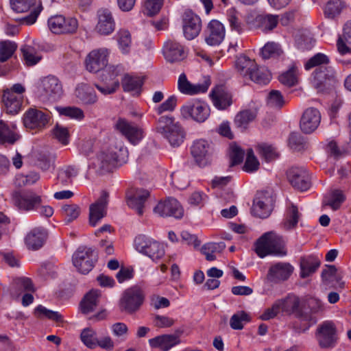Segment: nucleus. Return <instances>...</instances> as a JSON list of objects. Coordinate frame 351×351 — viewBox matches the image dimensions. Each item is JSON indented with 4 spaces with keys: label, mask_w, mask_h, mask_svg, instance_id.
<instances>
[{
    "label": "nucleus",
    "mask_w": 351,
    "mask_h": 351,
    "mask_svg": "<svg viewBox=\"0 0 351 351\" xmlns=\"http://www.w3.org/2000/svg\"><path fill=\"white\" fill-rule=\"evenodd\" d=\"M320 260L314 256L302 258L300 260V277L305 278L311 276L320 266Z\"/></svg>",
    "instance_id": "473e14b6"
},
{
    "label": "nucleus",
    "mask_w": 351,
    "mask_h": 351,
    "mask_svg": "<svg viewBox=\"0 0 351 351\" xmlns=\"http://www.w3.org/2000/svg\"><path fill=\"white\" fill-rule=\"evenodd\" d=\"M184 119H191L197 123L204 122L210 116L209 111H182Z\"/></svg>",
    "instance_id": "0e129e2a"
},
{
    "label": "nucleus",
    "mask_w": 351,
    "mask_h": 351,
    "mask_svg": "<svg viewBox=\"0 0 351 351\" xmlns=\"http://www.w3.org/2000/svg\"><path fill=\"white\" fill-rule=\"evenodd\" d=\"M164 0H145L144 8L146 14L149 16L156 14L161 9Z\"/></svg>",
    "instance_id": "338daca9"
},
{
    "label": "nucleus",
    "mask_w": 351,
    "mask_h": 351,
    "mask_svg": "<svg viewBox=\"0 0 351 351\" xmlns=\"http://www.w3.org/2000/svg\"><path fill=\"white\" fill-rule=\"evenodd\" d=\"M287 176L290 184L295 189L304 191L311 186L309 174L304 167H293L290 168L287 172Z\"/></svg>",
    "instance_id": "4468645a"
},
{
    "label": "nucleus",
    "mask_w": 351,
    "mask_h": 351,
    "mask_svg": "<svg viewBox=\"0 0 351 351\" xmlns=\"http://www.w3.org/2000/svg\"><path fill=\"white\" fill-rule=\"evenodd\" d=\"M128 157L127 148L121 142H117L106 152H102L89 159V169L102 175L110 171L117 165L126 162Z\"/></svg>",
    "instance_id": "f257e3e1"
},
{
    "label": "nucleus",
    "mask_w": 351,
    "mask_h": 351,
    "mask_svg": "<svg viewBox=\"0 0 351 351\" xmlns=\"http://www.w3.org/2000/svg\"><path fill=\"white\" fill-rule=\"evenodd\" d=\"M25 91V88L21 84H15L12 89L5 90L2 96V101L5 107L10 110H21L27 108L28 102L24 100L19 94Z\"/></svg>",
    "instance_id": "f8f14e48"
},
{
    "label": "nucleus",
    "mask_w": 351,
    "mask_h": 351,
    "mask_svg": "<svg viewBox=\"0 0 351 351\" xmlns=\"http://www.w3.org/2000/svg\"><path fill=\"white\" fill-rule=\"evenodd\" d=\"M114 38L121 52L123 54H128L132 47V36L130 32L126 29H120L116 33Z\"/></svg>",
    "instance_id": "72a5a7b5"
},
{
    "label": "nucleus",
    "mask_w": 351,
    "mask_h": 351,
    "mask_svg": "<svg viewBox=\"0 0 351 351\" xmlns=\"http://www.w3.org/2000/svg\"><path fill=\"white\" fill-rule=\"evenodd\" d=\"M228 21L232 30L241 34L243 30L244 25L240 14L235 9H230L228 12Z\"/></svg>",
    "instance_id": "603ef678"
},
{
    "label": "nucleus",
    "mask_w": 351,
    "mask_h": 351,
    "mask_svg": "<svg viewBox=\"0 0 351 351\" xmlns=\"http://www.w3.org/2000/svg\"><path fill=\"white\" fill-rule=\"evenodd\" d=\"M280 311L287 313H295L297 317L306 322L307 326L303 330L306 331L311 326L310 322L312 320V315L308 313H304L300 309V299L295 295H289L286 298L276 301Z\"/></svg>",
    "instance_id": "9d476101"
},
{
    "label": "nucleus",
    "mask_w": 351,
    "mask_h": 351,
    "mask_svg": "<svg viewBox=\"0 0 351 351\" xmlns=\"http://www.w3.org/2000/svg\"><path fill=\"white\" fill-rule=\"evenodd\" d=\"M326 267L322 272L323 282L326 285L333 281L339 282L343 278L342 273L338 272V269L335 265H327Z\"/></svg>",
    "instance_id": "de8ad7c7"
},
{
    "label": "nucleus",
    "mask_w": 351,
    "mask_h": 351,
    "mask_svg": "<svg viewBox=\"0 0 351 351\" xmlns=\"http://www.w3.org/2000/svg\"><path fill=\"white\" fill-rule=\"evenodd\" d=\"M209 96L215 107L219 110H225L233 102L232 93L222 85L213 88Z\"/></svg>",
    "instance_id": "412c9836"
},
{
    "label": "nucleus",
    "mask_w": 351,
    "mask_h": 351,
    "mask_svg": "<svg viewBox=\"0 0 351 351\" xmlns=\"http://www.w3.org/2000/svg\"><path fill=\"white\" fill-rule=\"evenodd\" d=\"M115 127L133 145L137 144L143 138L142 130L125 119H119Z\"/></svg>",
    "instance_id": "393cba45"
},
{
    "label": "nucleus",
    "mask_w": 351,
    "mask_h": 351,
    "mask_svg": "<svg viewBox=\"0 0 351 351\" xmlns=\"http://www.w3.org/2000/svg\"><path fill=\"white\" fill-rule=\"evenodd\" d=\"M48 26L54 34H72L77 32L79 25L74 17L56 15L48 19Z\"/></svg>",
    "instance_id": "6e6552de"
},
{
    "label": "nucleus",
    "mask_w": 351,
    "mask_h": 351,
    "mask_svg": "<svg viewBox=\"0 0 351 351\" xmlns=\"http://www.w3.org/2000/svg\"><path fill=\"white\" fill-rule=\"evenodd\" d=\"M313 75V84L318 91H324L334 86L337 81L336 72L330 66L317 68Z\"/></svg>",
    "instance_id": "1a4fd4ad"
},
{
    "label": "nucleus",
    "mask_w": 351,
    "mask_h": 351,
    "mask_svg": "<svg viewBox=\"0 0 351 351\" xmlns=\"http://www.w3.org/2000/svg\"><path fill=\"white\" fill-rule=\"evenodd\" d=\"M293 271V267L288 263H278L272 265L267 276L271 282H279L287 280Z\"/></svg>",
    "instance_id": "b1692460"
},
{
    "label": "nucleus",
    "mask_w": 351,
    "mask_h": 351,
    "mask_svg": "<svg viewBox=\"0 0 351 351\" xmlns=\"http://www.w3.org/2000/svg\"><path fill=\"white\" fill-rule=\"evenodd\" d=\"M289 146L295 151H302L307 148V142L298 132H291L288 138Z\"/></svg>",
    "instance_id": "864d4df0"
},
{
    "label": "nucleus",
    "mask_w": 351,
    "mask_h": 351,
    "mask_svg": "<svg viewBox=\"0 0 351 351\" xmlns=\"http://www.w3.org/2000/svg\"><path fill=\"white\" fill-rule=\"evenodd\" d=\"M21 50L23 53L25 64L27 66L35 65L41 60V56L32 46L25 45L21 47Z\"/></svg>",
    "instance_id": "3c124183"
},
{
    "label": "nucleus",
    "mask_w": 351,
    "mask_h": 351,
    "mask_svg": "<svg viewBox=\"0 0 351 351\" xmlns=\"http://www.w3.org/2000/svg\"><path fill=\"white\" fill-rule=\"evenodd\" d=\"M279 21V16L276 14H261L256 18L257 27L265 33L276 28Z\"/></svg>",
    "instance_id": "2f4dec72"
},
{
    "label": "nucleus",
    "mask_w": 351,
    "mask_h": 351,
    "mask_svg": "<svg viewBox=\"0 0 351 351\" xmlns=\"http://www.w3.org/2000/svg\"><path fill=\"white\" fill-rule=\"evenodd\" d=\"M182 29L186 38H196L202 29V21L198 15L191 10H186L182 15Z\"/></svg>",
    "instance_id": "2eb2a0df"
},
{
    "label": "nucleus",
    "mask_w": 351,
    "mask_h": 351,
    "mask_svg": "<svg viewBox=\"0 0 351 351\" xmlns=\"http://www.w3.org/2000/svg\"><path fill=\"white\" fill-rule=\"evenodd\" d=\"M149 197V191L142 188L136 189L130 193H128L127 203L129 207L141 216L144 213V208Z\"/></svg>",
    "instance_id": "6ab92c4d"
},
{
    "label": "nucleus",
    "mask_w": 351,
    "mask_h": 351,
    "mask_svg": "<svg viewBox=\"0 0 351 351\" xmlns=\"http://www.w3.org/2000/svg\"><path fill=\"white\" fill-rule=\"evenodd\" d=\"M108 49L101 48L89 53V72L97 73L103 69L108 62Z\"/></svg>",
    "instance_id": "bb28decb"
},
{
    "label": "nucleus",
    "mask_w": 351,
    "mask_h": 351,
    "mask_svg": "<svg viewBox=\"0 0 351 351\" xmlns=\"http://www.w3.org/2000/svg\"><path fill=\"white\" fill-rule=\"evenodd\" d=\"M17 48L15 43L10 40L0 42V62H4L10 59Z\"/></svg>",
    "instance_id": "6e6d98bb"
},
{
    "label": "nucleus",
    "mask_w": 351,
    "mask_h": 351,
    "mask_svg": "<svg viewBox=\"0 0 351 351\" xmlns=\"http://www.w3.org/2000/svg\"><path fill=\"white\" fill-rule=\"evenodd\" d=\"M163 54L168 62H178L184 58V49L178 43L168 40L164 45Z\"/></svg>",
    "instance_id": "c756f323"
},
{
    "label": "nucleus",
    "mask_w": 351,
    "mask_h": 351,
    "mask_svg": "<svg viewBox=\"0 0 351 351\" xmlns=\"http://www.w3.org/2000/svg\"><path fill=\"white\" fill-rule=\"evenodd\" d=\"M47 238V234L43 228H34L27 234L24 242L28 250L36 251L44 245Z\"/></svg>",
    "instance_id": "5701e85b"
},
{
    "label": "nucleus",
    "mask_w": 351,
    "mask_h": 351,
    "mask_svg": "<svg viewBox=\"0 0 351 351\" xmlns=\"http://www.w3.org/2000/svg\"><path fill=\"white\" fill-rule=\"evenodd\" d=\"M320 121L319 111H304L300 119V126L303 132L310 134L317 129Z\"/></svg>",
    "instance_id": "cd10ccee"
},
{
    "label": "nucleus",
    "mask_w": 351,
    "mask_h": 351,
    "mask_svg": "<svg viewBox=\"0 0 351 351\" xmlns=\"http://www.w3.org/2000/svg\"><path fill=\"white\" fill-rule=\"evenodd\" d=\"M257 151L261 157L267 162L274 161L280 156L277 148L267 143L259 144L257 146Z\"/></svg>",
    "instance_id": "4c0bfd02"
},
{
    "label": "nucleus",
    "mask_w": 351,
    "mask_h": 351,
    "mask_svg": "<svg viewBox=\"0 0 351 351\" xmlns=\"http://www.w3.org/2000/svg\"><path fill=\"white\" fill-rule=\"evenodd\" d=\"M134 245L138 252L147 256L154 261L160 260L165 253L161 243L144 234L137 236Z\"/></svg>",
    "instance_id": "423d86ee"
},
{
    "label": "nucleus",
    "mask_w": 351,
    "mask_h": 351,
    "mask_svg": "<svg viewBox=\"0 0 351 351\" xmlns=\"http://www.w3.org/2000/svg\"><path fill=\"white\" fill-rule=\"evenodd\" d=\"M330 62L329 58L322 53H317L311 57L304 64V68L306 70H310L313 67L317 66H326L325 65L328 64Z\"/></svg>",
    "instance_id": "13d9d810"
},
{
    "label": "nucleus",
    "mask_w": 351,
    "mask_h": 351,
    "mask_svg": "<svg viewBox=\"0 0 351 351\" xmlns=\"http://www.w3.org/2000/svg\"><path fill=\"white\" fill-rule=\"evenodd\" d=\"M300 217L301 214L299 213L298 207L291 204L287 210L285 219L282 223L284 229L290 230L295 228Z\"/></svg>",
    "instance_id": "e433bc0d"
},
{
    "label": "nucleus",
    "mask_w": 351,
    "mask_h": 351,
    "mask_svg": "<svg viewBox=\"0 0 351 351\" xmlns=\"http://www.w3.org/2000/svg\"><path fill=\"white\" fill-rule=\"evenodd\" d=\"M175 323V320L165 315H155L153 317V324L156 328H169Z\"/></svg>",
    "instance_id": "774afa93"
},
{
    "label": "nucleus",
    "mask_w": 351,
    "mask_h": 351,
    "mask_svg": "<svg viewBox=\"0 0 351 351\" xmlns=\"http://www.w3.org/2000/svg\"><path fill=\"white\" fill-rule=\"evenodd\" d=\"M275 199L268 191L258 192L253 202L252 213L260 218L268 217L274 208Z\"/></svg>",
    "instance_id": "9b49d317"
},
{
    "label": "nucleus",
    "mask_w": 351,
    "mask_h": 351,
    "mask_svg": "<svg viewBox=\"0 0 351 351\" xmlns=\"http://www.w3.org/2000/svg\"><path fill=\"white\" fill-rule=\"evenodd\" d=\"M143 84L142 80L138 77H132L129 75H125L122 80V86L125 91H135L137 92L141 88Z\"/></svg>",
    "instance_id": "bf43d9fd"
},
{
    "label": "nucleus",
    "mask_w": 351,
    "mask_h": 351,
    "mask_svg": "<svg viewBox=\"0 0 351 351\" xmlns=\"http://www.w3.org/2000/svg\"><path fill=\"white\" fill-rule=\"evenodd\" d=\"M345 199L346 197L341 191L334 190L328 196L324 198V204L330 206L334 210H337L340 208Z\"/></svg>",
    "instance_id": "37998d69"
},
{
    "label": "nucleus",
    "mask_w": 351,
    "mask_h": 351,
    "mask_svg": "<svg viewBox=\"0 0 351 351\" xmlns=\"http://www.w3.org/2000/svg\"><path fill=\"white\" fill-rule=\"evenodd\" d=\"M72 263L76 270L84 275L88 274V247L80 246L72 256Z\"/></svg>",
    "instance_id": "7c9ffc66"
},
{
    "label": "nucleus",
    "mask_w": 351,
    "mask_h": 351,
    "mask_svg": "<svg viewBox=\"0 0 351 351\" xmlns=\"http://www.w3.org/2000/svg\"><path fill=\"white\" fill-rule=\"evenodd\" d=\"M256 117V111H239L234 118L237 127L245 129L247 125Z\"/></svg>",
    "instance_id": "8fccbe9b"
},
{
    "label": "nucleus",
    "mask_w": 351,
    "mask_h": 351,
    "mask_svg": "<svg viewBox=\"0 0 351 351\" xmlns=\"http://www.w3.org/2000/svg\"><path fill=\"white\" fill-rule=\"evenodd\" d=\"M145 299L143 290L138 286H133L125 289L119 301L121 312L130 315L137 312L142 306Z\"/></svg>",
    "instance_id": "20e7f679"
},
{
    "label": "nucleus",
    "mask_w": 351,
    "mask_h": 351,
    "mask_svg": "<svg viewBox=\"0 0 351 351\" xmlns=\"http://www.w3.org/2000/svg\"><path fill=\"white\" fill-rule=\"evenodd\" d=\"M250 316L245 311H240L234 314L230 320V326L234 330H241L243 324L250 322Z\"/></svg>",
    "instance_id": "052dcab7"
},
{
    "label": "nucleus",
    "mask_w": 351,
    "mask_h": 351,
    "mask_svg": "<svg viewBox=\"0 0 351 351\" xmlns=\"http://www.w3.org/2000/svg\"><path fill=\"white\" fill-rule=\"evenodd\" d=\"M249 77L252 81L257 84H267L270 81L271 74L266 68L259 67L256 64Z\"/></svg>",
    "instance_id": "a18cd8bd"
},
{
    "label": "nucleus",
    "mask_w": 351,
    "mask_h": 351,
    "mask_svg": "<svg viewBox=\"0 0 351 351\" xmlns=\"http://www.w3.org/2000/svg\"><path fill=\"white\" fill-rule=\"evenodd\" d=\"M269 245L271 254L277 256H285L287 250L285 249V242L283 238L274 232H269Z\"/></svg>",
    "instance_id": "c9c22d12"
},
{
    "label": "nucleus",
    "mask_w": 351,
    "mask_h": 351,
    "mask_svg": "<svg viewBox=\"0 0 351 351\" xmlns=\"http://www.w3.org/2000/svg\"><path fill=\"white\" fill-rule=\"evenodd\" d=\"M213 153L212 143L204 139L195 141L191 147V154L196 163L201 167L211 162Z\"/></svg>",
    "instance_id": "ddd939ff"
},
{
    "label": "nucleus",
    "mask_w": 351,
    "mask_h": 351,
    "mask_svg": "<svg viewBox=\"0 0 351 351\" xmlns=\"http://www.w3.org/2000/svg\"><path fill=\"white\" fill-rule=\"evenodd\" d=\"M259 165V162L256 157L254 156L253 150L252 149H247V157L243 166V169L247 172H253L258 169Z\"/></svg>",
    "instance_id": "e2e57ef3"
},
{
    "label": "nucleus",
    "mask_w": 351,
    "mask_h": 351,
    "mask_svg": "<svg viewBox=\"0 0 351 351\" xmlns=\"http://www.w3.org/2000/svg\"><path fill=\"white\" fill-rule=\"evenodd\" d=\"M210 85L209 78L206 79L202 84H192L188 80L184 73L180 74L178 80V89L181 93L187 95L204 93L208 90Z\"/></svg>",
    "instance_id": "aec40b11"
},
{
    "label": "nucleus",
    "mask_w": 351,
    "mask_h": 351,
    "mask_svg": "<svg viewBox=\"0 0 351 351\" xmlns=\"http://www.w3.org/2000/svg\"><path fill=\"white\" fill-rule=\"evenodd\" d=\"M223 25L217 20H212L207 25L205 32V41L210 46L219 45L225 37Z\"/></svg>",
    "instance_id": "4be33fe9"
},
{
    "label": "nucleus",
    "mask_w": 351,
    "mask_h": 351,
    "mask_svg": "<svg viewBox=\"0 0 351 351\" xmlns=\"http://www.w3.org/2000/svg\"><path fill=\"white\" fill-rule=\"evenodd\" d=\"M34 314L38 318L46 317L57 323H62L64 322L62 315L58 311L47 309L42 305H38L35 308Z\"/></svg>",
    "instance_id": "49530a36"
},
{
    "label": "nucleus",
    "mask_w": 351,
    "mask_h": 351,
    "mask_svg": "<svg viewBox=\"0 0 351 351\" xmlns=\"http://www.w3.org/2000/svg\"><path fill=\"white\" fill-rule=\"evenodd\" d=\"M97 23L95 27V31L101 36L110 35L115 29V21L112 12L106 8L98 10Z\"/></svg>",
    "instance_id": "a211bd4d"
},
{
    "label": "nucleus",
    "mask_w": 351,
    "mask_h": 351,
    "mask_svg": "<svg viewBox=\"0 0 351 351\" xmlns=\"http://www.w3.org/2000/svg\"><path fill=\"white\" fill-rule=\"evenodd\" d=\"M315 337L322 349H332L336 347L339 337L335 322L327 320L319 324L316 328Z\"/></svg>",
    "instance_id": "39448f33"
},
{
    "label": "nucleus",
    "mask_w": 351,
    "mask_h": 351,
    "mask_svg": "<svg viewBox=\"0 0 351 351\" xmlns=\"http://www.w3.org/2000/svg\"><path fill=\"white\" fill-rule=\"evenodd\" d=\"M298 69L295 64H293L288 71L279 76V80L284 85L293 86L298 84Z\"/></svg>",
    "instance_id": "79ce46f5"
},
{
    "label": "nucleus",
    "mask_w": 351,
    "mask_h": 351,
    "mask_svg": "<svg viewBox=\"0 0 351 351\" xmlns=\"http://www.w3.org/2000/svg\"><path fill=\"white\" fill-rule=\"evenodd\" d=\"M225 247L224 242L208 243L202 247L201 251L206 256V259L211 261L216 259L215 254L221 253Z\"/></svg>",
    "instance_id": "58836bf2"
},
{
    "label": "nucleus",
    "mask_w": 351,
    "mask_h": 351,
    "mask_svg": "<svg viewBox=\"0 0 351 351\" xmlns=\"http://www.w3.org/2000/svg\"><path fill=\"white\" fill-rule=\"evenodd\" d=\"M24 126L35 129L45 126L49 120V116L43 111H27L23 117Z\"/></svg>",
    "instance_id": "c85d7f7f"
},
{
    "label": "nucleus",
    "mask_w": 351,
    "mask_h": 351,
    "mask_svg": "<svg viewBox=\"0 0 351 351\" xmlns=\"http://www.w3.org/2000/svg\"><path fill=\"white\" fill-rule=\"evenodd\" d=\"M282 52V49L278 43L268 42L262 47L261 54L263 59H269L279 56Z\"/></svg>",
    "instance_id": "4d7b16f0"
},
{
    "label": "nucleus",
    "mask_w": 351,
    "mask_h": 351,
    "mask_svg": "<svg viewBox=\"0 0 351 351\" xmlns=\"http://www.w3.org/2000/svg\"><path fill=\"white\" fill-rule=\"evenodd\" d=\"M61 213L65 224L75 220L81 213V208L77 204H64L61 208Z\"/></svg>",
    "instance_id": "ea45409f"
},
{
    "label": "nucleus",
    "mask_w": 351,
    "mask_h": 351,
    "mask_svg": "<svg viewBox=\"0 0 351 351\" xmlns=\"http://www.w3.org/2000/svg\"><path fill=\"white\" fill-rule=\"evenodd\" d=\"M269 232L263 234L255 243V252L260 258H264L265 256L271 254L270 250Z\"/></svg>",
    "instance_id": "a19ab883"
},
{
    "label": "nucleus",
    "mask_w": 351,
    "mask_h": 351,
    "mask_svg": "<svg viewBox=\"0 0 351 351\" xmlns=\"http://www.w3.org/2000/svg\"><path fill=\"white\" fill-rule=\"evenodd\" d=\"M344 8L341 0H330L324 8V14L327 18L333 19L339 15Z\"/></svg>",
    "instance_id": "5fc2aeb1"
},
{
    "label": "nucleus",
    "mask_w": 351,
    "mask_h": 351,
    "mask_svg": "<svg viewBox=\"0 0 351 351\" xmlns=\"http://www.w3.org/2000/svg\"><path fill=\"white\" fill-rule=\"evenodd\" d=\"M35 0H10L12 9L16 12H25L34 5Z\"/></svg>",
    "instance_id": "69168bd1"
},
{
    "label": "nucleus",
    "mask_w": 351,
    "mask_h": 351,
    "mask_svg": "<svg viewBox=\"0 0 351 351\" xmlns=\"http://www.w3.org/2000/svg\"><path fill=\"white\" fill-rule=\"evenodd\" d=\"M180 343V337L176 334L158 335L149 339V344L152 348H159L162 351H168Z\"/></svg>",
    "instance_id": "a878e982"
},
{
    "label": "nucleus",
    "mask_w": 351,
    "mask_h": 351,
    "mask_svg": "<svg viewBox=\"0 0 351 351\" xmlns=\"http://www.w3.org/2000/svg\"><path fill=\"white\" fill-rule=\"evenodd\" d=\"M109 194L106 191L101 192L99 198L89 206V225L95 226L106 214Z\"/></svg>",
    "instance_id": "f3484780"
},
{
    "label": "nucleus",
    "mask_w": 351,
    "mask_h": 351,
    "mask_svg": "<svg viewBox=\"0 0 351 351\" xmlns=\"http://www.w3.org/2000/svg\"><path fill=\"white\" fill-rule=\"evenodd\" d=\"M154 212L161 217H173L176 219L182 217L184 210L178 200L168 197L163 202H160L154 208Z\"/></svg>",
    "instance_id": "dca6fc26"
},
{
    "label": "nucleus",
    "mask_w": 351,
    "mask_h": 351,
    "mask_svg": "<svg viewBox=\"0 0 351 351\" xmlns=\"http://www.w3.org/2000/svg\"><path fill=\"white\" fill-rule=\"evenodd\" d=\"M256 63L254 60L250 59L246 56H240L235 62V68L237 71L243 77L250 76L253 72Z\"/></svg>",
    "instance_id": "f704fd0d"
},
{
    "label": "nucleus",
    "mask_w": 351,
    "mask_h": 351,
    "mask_svg": "<svg viewBox=\"0 0 351 351\" xmlns=\"http://www.w3.org/2000/svg\"><path fill=\"white\" fill-rule=\"evenodd\" d=\"M12 199L14 206L23 211L38 210L43 203L41 196L32 191H15Z\"/></svg>",
    "instance_id": "0eeeda50"
},
{
    "label": "nucleus",
    "mask_w": 351,
    "mask_h": 351,
    "mask_svg": "<svg viewBox=\"0 0 351 351\" xmlns=\"http://www.w3.org/2000/svg\"><path fill=\"white\" fill-rule=\"evenodd\" d=\"M62 95V84L54 75L43 77L37 83L35 96L43 104H53L59 100Z\"/></svg>",
    "instance_id": "f03ea898"
},
{
    "label": "nucleus",
    "mask_w": 351,
    "mask_h": 351,
    "mask_svg": "<svg viewBox=\"0 0 351 351\" xmlns=\"http://www.w3.org/2000/svg\"><path fill=\"white\" fill-rule=\"evenodd\" d=\"M77 174L75 169L71 167H66L59 170L58 180L63 185L66 186L71 182V178Z\"/></svg>",
    "instance_id": "680f3d73"
},
{
    "label": "nucleus",
    "mask_w": 351,
    "mask_h": 351,
    "mask_svg": "<svg viewBox=\"0 0 351 351\" xmlns=\"http://www.w3.org/2000/svg\"><path fill=\"white\" fill-rule=\"evenodd\" d=\"M20 138L16 133L11 131L10 128L0 121V144H14Z\"/></svg>",
    "instance_id": "09e8293b"
},
{
    "label": "nucleus",
    "mask_w": 351,
    "mask_h": 351,
    "mask_svg": "<svg viewBox=\"0 0 351 351\" xmlns=\"http://www.w3.org/2000/svg\"><path fill=\"white\" fill-rule=\"evenodd\" d=\"M51 135L61 145L65 146L70 142V133L67 128L56 123L51 130Z\"/></svg>",
    "instance_id": "c03bdc74"
},
{
    "label": "nucleus",
    "mask_w": 351,
    "mask_h": 351,
    "mask_svg": "<svg viewBox=\"0 0 351 351\" xmlns=\"http://www.w3.org/2000/svg\"><path fill=\"white\" fill-rule=\"evenodd\" d=\"M156 130L167 138L173 147H178L183 142L184 132L172 116L161 115L157 121Z\"/></svg>",
    "instance_id": "7ed1b4c3"
}]
</instances>
